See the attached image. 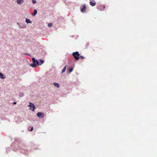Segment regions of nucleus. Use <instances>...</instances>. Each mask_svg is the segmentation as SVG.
Returning a JSON list of instances; mask_svg holds the SVG:
<instances>
[{
	"mask_svg": "<svg viewBox=\"0 0 157 157\" xmlns=\"http://www.w3.org/2000/svg\"><path fill=\"white\" fill-rule=\"evenodd\" d=\"M39 62L40 63V65L43 64L44 63V61L42 59H40L39 60Z\"/></svg>",
	"mask_w": 157,
	"mask_h": 157,
	"instance_id": "ddd939ff",
	"label": "nucleus"
},
{
	"mask_svg": "<svg viewBox=\"0 0 157 157\" xmlns=\"http://www.w3.org/2000/svg\"><path fill=\"white\" fill-rule=\"evenodd\" d=\"M53 84L55 86H56L57 88H59V85L57 83H54Z\"/></svg>",
	"mask_w": 157,
	"mask_h": 157,
	"instance_id": "6e6552de",
	"label": "nucleus"
},
{
	"mask_svg": "<svg viewBox=\"0 0 157 157\" xmlns=\"http://www.w3.org/2000/svg\"><path fill=\"white\" fill-rule=\"evenodd\" d=\"M33 127H32L31 128V130H30V131H33Z\"/></svg>",
	"mask_w": 157,
	"mask_h": 157,
	"instance_id": "a211bd4d",
	"label": "nucleus"
},
{
	"mask_svg": "<svg viewBox=\"0 0 157 157\" xmlns=\"http://www.w3.org/2000/svg\"><path fill=\"white\" fill-rule=\"evenodd\" d=\"M98 10H101V8H98Z\"/></svg>",
	"mask_w": 157,
	"mask_h": 157,
	"instance_id": "aec40b11",
	"label": "nucleus"
},
{
	"mask_svg": "<svg viewBox=\"0 0 157 157\" xmlns=\"http://www.w3.org/2000/svg\"><path fill=\"white\" fill-rule=\"evenodd\" d=\"M86 10V7L85 5L81 9V12H84Z\"/></svg>",
	"mask_w": 157,
	"mask_h": 157,
	"instance_id": "423d86ee",
	"label": "nucleus"
},
{
	"mask_svg": "<svg viewBox=\"0 0 157 157\" xmlns=\"http://www.w3.org/2000/svg\"><path fill=\"white\" fill-rule=\"evenodd\" d=\"M80 58L81 59H84V57L82 56H79V58Z\"/></svg>",
	"mask_w": 157,
	"mask_h": 157,
	"instance_id": "dca6fc26",
	"label": "nucleus"
},
{
	"mask_svg": "<svg viewBox=\"0 0 157 157\" xmlns=\"http://www.w3.org/2000/svg\"><path fill=\"white\" fill-rule=\"evenodd\" d=\"M16 104V102H14L13 103V104L14 105V104Z\"/></svg>",
	"mask_w": 157,
	"mask_h": 157,
	"instance_id": "6ab92c4d",
	"label": "nucleus"
},
{
	"mask_svg": "<svg viewBox=\"0 0 157 157\" xmlns=\"http://www.w3.org/2000/svg\"><path fill=\"white\" fill-rule=\"evenodd\" d=\"M28 106L30 107V109L32 111L34 110L35 109V107L33 103L30 102L29 105Z\"/></svg>",
	"mask_w": 157,
	"mask_h": 157,
	"instance_id": "7ed1b4c3",
	"label": "nucleus"
},
{
	"mask_svg": "<svg viewBox=\"0 0 157 157\" xmlns=\"http://www.w3.org/2000/svg\"><path fill=\"white\" fill-rule=\"evenodd\" d=\"M26 21L27 23H31V22L30 21L29 19H26Z\"/></svg>",
	"mask_w": 157,
	"mask_h": 157,
	"instance_id": "9b49d317",
	"label": "nucleus"
},
{
	"mask_svg": "<svg viewBox=\"0 0 157 157\" xmlns=\"http://www.w3.org/2000/svg\"><path fill=\"white\" fill-rule=\"evenodd\" d=\"M26 54V55H29V54Z\"/></svg>",
	"mask_w": 157,
	"mask_h": 157,
	"instance_id": "4be33fe9",
	"label": "nucleus"
},
{
	"mask_svg": "<svg viewBox=\"0 0 157 157\" xmlns=\"http://www.w3.org/2000/svg\"><path fill=\"white\" fill-rule=\"evenodd\" d=\"M103 9H104L105 8V6H103Z\"/></svg>",
	"mask_w": 157,
	"mask_h": 157,
	"instance_id": "412c9836",
	"label": "nucleus"
},
{
	"mask_svg": "<svg viewBox=\"0 0 157 157\" xmlns=\"http://www.w3.org/2000/svg\"><path fill=\"white\" fill-rule=\"evenodd\" d=\"M44 115V114L41 112H38L37 114V116L40 118H43Z\"/></svg>",
	"mask_w": 157,
	"mask_h": 157,
	"instance_id": "20e7f679",
	"label": "nucleus"
},
{
	"mask_svg": "<svg viewBox=\"0 0 157 157\" xmlns=\"http://www.w3.org/2000/svg\"><path fill=\"white\" fill-rule=\"evenodd\" d=\"M0 78L2 79H4L5 77H4L3 75L1 72H0Z\"/></svg>",
	"mask_w": 157,
	"mask_h": 157,
	"instance_id": "1a4fd4ad",
	"label": "nucleus"
},
{
	"mask_svg": "<svg viewBox=\"0 0 157 157\" xmlns=\"http://www.w3.org/2000/svg\"><path fill=\"white\" fill-rule=\"evenodd\" d=\"M37 10L36 9H34V12L32 14V15L33 16H35L37 13Z\"/></svg>",
	"mask_w": 157,
	"mask_h": 157,
	"instance_id": "9d476101",
	"label": "nucleus"
},
{
	"mask_svg": "<svg viewBox=\"0 0 157 157\" xmlns=\"http://www.w3.org/2000/svg\"><path fill=\"white\" fill-rule=\"evenodd\" d=\"M32 2H33V4H35L36 2V1L35 0H33L32 1Z\"/></svg>",
	"mask_w": 157,
	"mask_h": 157,
	"instance_id": "f3484780",
	"label": "nucleus"
},
{
	"mask_svg": "<svg viewBox=\"0 0 157 157\" xmlns=\"http://www.w3.org/2000/svg\"><path fill=\"white\" fill-rule=\"evenodd\" d=\"M23 2V0H17V2L18 4H22Z\"/></svg>",
	"mask_w": 157,
	"mask_h": 157,
	"instance_id": "0eeeda50",
	"label": "nucleus"
},
{
	"mask_svg": "<svg viewBox=\"0 0 157 157\" xmlns=\"http://www.w3.org/2000/svg\"><path fill=\"white\" fill-rule=\"evenodd\" d=\"M90 4L92 6H94L95 5L96 2L94 0H90Z\"/></svg>",
	"mask_w": 157,
	"mask_h": 157,
	"instance_id": "39448f33",
	"label": "nucleus"
},
{
	"mask_svg": "<svg viewBox=\"0 0 157 157\" xmlns=\"http://www.w3.org/2000/svg\"><path fill=\"white\" fill-rule=\"evenodd\" d=\"M73 70V69L72 68H71L69 69V72L70 73Z\"/></svg>",
	"mask_w": 157,
	"mask_h": 157,
	"instance_id": "2eb2a0df",
	"label": "nucleus"
},
{
	"mask_svg": "<svg viewBox=\"0 0 157 157\" xmlns=\"http://www.w3.org/2000/svg\"><path fill=\"white\" fill-rule=\"evenodd\" d=\"M72 55L75 58V60H77L79 59L80 55L78 52H73Z\"/></svg>",
	"mask_w": 157,
	"mask_h": 157,
	"instance_id": "f03ea898",
	"label": "nucleus"
},
{
	"mask_svg": "<svg viewBox=\"0 0 157 157\" xmlns=\"http://www.w3.org/2000/svg\"><path fill=\"white\" fill-rule=\"evenodd\" d=\"M48 26L49 27H52V23H49L48 24Z\"/></svg>",
	"mask_w": 157,
	"mask_h": 157,
	"instance_id": "4468645a",
	"label": "nucleus"
},
{
	"mask_svg": "<svg viewBox=\"0 0 157 157\" xmlns=\"http://www.w3.org/2000/svg\"><path fill=\"white\" fill-rule=\"evenodd\" d=\"M66 67H67V66H65L64 68H63V69L62 70V73H63L65 71H66Z\"/></svg>",
	"mask_w": 157,
	"mask_h": 157,
	"instance_id": "f8f14e48",
	"label": "nucleus"
},
{
	"mask_svg": "<svg viewBox=\"0 0 157 157\" xmlns=\"http://www.w3.org/2000/svg\"><path fill=\"white\" fill-rule=\"evenodd\" d=\"M32 60L33 63L30 65L31 67H35L36 66V65L38 66L40 65V64L38 61L37 60H36L34 58H33Z\"/></svg>",
	"mask_w": 157,
	"mask_h": 157,
	"instance_id": "f257e3e1",
	"label": "nucleus"
}]
</instances>
